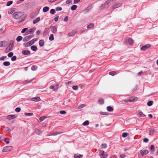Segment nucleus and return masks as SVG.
Masks as SVG:
<instances>
[{
  "label": "nucleus",
  "instance_id": "dca6fc26",
  "mask_svg": "<svg viewBox=\"0 0 158 158\" xmlns=\"http://www.w3.org/2000/svg\"><path fill=\"white\" fill-rule=\"evenodd\" d=\"M138 114L140 117H144L146 116V115L144 114L143 112L141 111H139L138 112Z\"/></svg>",
  "mask_w": 158,
  "mask_h": 158
},
{
  "label": "nucleus",
  "instance_id": "69168bd1",
  "mask_svg": "<svg viewBox=\"0 0 158 158\" xmlns=\"http://www.w3.org/2000/svg\"><path fill=\"white\" fill-rule=\"evenodd\" d=\"M41 32V31L40 30H38L37 31L36 33V35H39Z\"/></svg>",
  "mask_w": 158,
  "mask_h": 158
},
{
  "label": "nucleus",
  "instance_id": "f3484780",
  "mask_svg": "<svg viewBox=\"0 0 158 158\" xmlns=\"http://www.w3.org/2000/svg\"><path fill=\"white\" fill-rule=\"evenodd\" d=\"M40 20V18L38 17L36 18L35 20L33 21V23L34 24H35L39 22Z\"/></svg>",
  "mask_w": 158,
  "mask_h": 158
},
{
  "label": "nucleus",
  "instance_id": "680f3d73",
  "mask_svg": "<svg viewBox=\"0 0 158 158\" xmlns=\"http://www.w3.org/2000/svg\"><path fill=\"white\" fill-rule=\"evenodd\" d=\"M37 67L35 65H33L31 68V69H37Z\"/></svg>",
  "mask_w": 158,
  "mask_h": 158
},
{
  "label": "nucleus",
  "instance_id": "79ce46f5",
  "mask_svg": "<svg viewBox=\"0 0 158 158\" xmlns=\"http://www.w3.org/2000/svg\"><path fill=\"white\" fill-rule=\"evenodd\" d=\"M98 102L101 104H102L104 103V100L102 99H101L98 100Z\"/></svg>",
  "mask_w": 158,
  "mask_h": 158
},
{
  "label": "nucleus",
  "instance_id": "e2e57ef3",
  "mask_svg": "<svg viewBox=\"0 0 158 158\" xmlns=\"http://www.w3.org/2000/svg\"><path fill=\"white\" fill-rule=\"evenodd\" d=\"M62 10V8L60 7H57L56 8V10L57 11L61 10Z\"/></svg>",
  "mask_w": 158,
  "mask_h": 158
},
{
  "label": "nucleus",
  "instance_id": "a878e982",
  "mask_svg": "<svg viewBox=\"0 0 158 158\" xmlns=\"http://www.w3.org/2000/svg\"><path fill=\"white\" fill-rule=\"evenodd\" d=\"M155 130L153 129H151L149 131V134L150 135L152 134L155 131Z\"/></svg>",
  "mask_w": 158,
  "mask_h": 158
},
{
  "label": "nucleus",
  "instance_id": "2f4dec72",
  "mask_svg": "<svg viewBox=\"0 0 158 158\" xmlns=\"http://www.w3.org/2000/svg\"><path fill=\"white\" fill-rule=\"evenodd\" d=\"M74 157L75 158H82V155H74Z\"/></svg>",
  "mask_w": 158,
  "mask_h": 158
},
{
  "label": "nucleus",
  "instance_id": "7ed1b4c3",
  "mask_svg": "<svg viewBox=\"0 0 158 158\" xmlns=\"http://www.w3.org/2000/svg\"><path fill=\"white\" fill-rule=\"evenodd\" d=\"M151 45L149 44H148L146 45L143 46L141 48V50L142 51H146L147 49L151 47Z\"/></svg>",
  "mask_w": 158,
  "mask_h": 158
},
{
  "label": "nucleus",
  "instance_id": "c9c22d12",
  "mask_svg": "<svg viewBox=\"0 0 158 158\" xmlns=\"http://www.w3.org/2000/svg\"><path fill=\"white\" fill-rule=\"evenodd\" d=\"M153 103V102L152 101H150L148 102L147 105L148 106H151L152 105Z\"/></svg>",
  "mask_w": 158,
  "mask_h": 158
},
{
  "label": "nucleus",
  "instance_id": "393cba45",
  "mask_svg": "<svg viewBox=\"0 0 158 158\" xmlns=\"http://www.w3.org/2000/svg\"><path fill=\"white\" fill-rule=\"evenodd\" d=\"M32 45V44L31 43V42L30 41H29L25 45V47H28L30 46H31Z\"/></svg>",
  "mask_w": 158,
  "mask_h": 158
},
{
  "label": "nucleus",
  "instance_id": "39448f33",
  "mask_svg": "<svg viewBox=\"0 0 158 158\" xmlns=\"http://www.w3.org/2000/svg\"><path fill=\"white\" fill-rule=\"evenodd\" d=\"M34 35H31L27 36L23 39V41L24 42H26L30 40L31 38L34 37Z\"/></svg>",
  "mask_w": 158,
  "mask_h": 158
},
{
  "label": "nucleus",
  "instance_id": "f8f14e48",
  "mask_svg": "<svg viewBox=\"0 0 158 158\" xmlns=\"http://www.w3.org/2000/svg\"><path fill=\"white\" fill-rule=\"evenodd\" d=\"M148 152V151L147 150H143L140 151V153L142 156L147 155Z\"/></svg>",
  "mask_w": 158,
  "mask_h": 158
},
{
  "label": "nucleus",
  "instance_id": "37998d69",
  "mask_svg": "<svg viewBox=\"0 0 158 158\" xmlns=\"http://www.w3.org/2000/svg\"><path fill=\"white\" fill-rule=\"evenodd\" d=\"M25 114L27 116H32L33 115V114L32 113H25Z\"/></svg>",
  "mask_w": 158,
  "mask_h": 158
},
{
  "label": "nucleus",
  "instance_id": "ddd939ff",
  "mask_svg": "<svg viewBox=\"0 0 158 158\" xmlns=\"http://www.w3.org/2000/svg\"><path fill=\"white\" fill-rule=\"evenodd\" d=\"M30 52L28 50H23L22 51V53L24 55H29L30 54Z\"/></svg>",
  "mask_w": 158,
  "mask_h": 158
},
{
  "label": "nucleus",
  "instance_id": "a19ab883",
  "mask_svg": "<svg viewBox=\"0 0 158 158\" xmlns=\"http://www.w3.org/2000/svg\"><path fill=\"white\" fill-rule=\"evenodd\" d=\"M46 118V117L45 116H43L41 117H40L39 118V120L40 121L42 122L43 121L44 119H45Z\"/></svg>",
  "mask_w": 158,
  "mask_h": 158
},
{
  "label": "nucleus",
  "instance_id": "20e7f679",
  "mask_svg": "<svg viewBox=\"0 0 158 158\" xmlns=\"http://www.w3.org/2000/svg\"><path fill=\"white\" fill-rule=\"evenodd\" d=\"M99 155L102 158H106L107 156V154H105V152L103 151H100L99 152Z\"/></svg>",
  "mask_w": 158,
  "mask_h": 158
},
{
  "label": "nucleus",
  "instance_id": "c03bdc74",
  "mask_svg": "<svg viewBox=\"0 0 158 158\" xmlns=\"http://www.w3.org/2000/svg\"><path fill=\"white\" fill-rule=\"evenodd\" d=\"M13 3V1H9L7 2L6 6H10L11 4H12Z\"/></svg>",
  "mask_w": 158,
  "mask_h": 158
},
{
  "label": "nucleus",
  "instance_id": "6e6552de",
  "mask_svg": "<svg viewBox=\"0 0 158 158\" xmlns=\"http://www.w3.org/2000/svg\"><path fill=\"white\" fill-rule=\"evenodd\" d=\"M122 5V3H119L118 4H114L112 7L113 9H115L118 8L119 7H120Z\"/></svg>",
  "mask_w": 158,
  "mask_h": 158
},
{
  "label": "nucleus",
  "instance_id": "bb28decb",
  "mask_svg": "<svg viewBox=\"0 0 158 158\" xmlns=\"http://www.w3.org/2000/svg\"><path fill=\"white\" fill-rule=\"evenodd\" d=\"M150 150L152 153H153L155 151V148L153 145H152L150 147Z\"/></svg>",
  "mask_w": 158,
  "mask_h": 158
},
{
  "label": "nucleus",
  "instance_id": "09e8293b",
  "mask_svg": "<svg viewBox=\"0 0 158 158\" xmlns=\"http://www.w3.org/2000/svg\"><path fill=\"white\" fill-rule=\"evenodd\" d=\"M16 58L17 57L16 56H12V58H11V60L12 61H14L16 60Z\"/></svg>",
  "mask_w": 158,
  "mask_h": 158
},
{
  "label": "nucleus",
  "instance_id": "72a5a7b5",
  "mask_svg": "<svg viewBox=\"0 0 158 158\" xmlns=\"http://www.w3.org/2000/svg\"><path fill=\"white\" fill-rule=\"evenodd\" d=\"M76 32L75 31H73L70 32H69L68 35L69 36H73L76 33Z\"/></svg>",
  "mask_w": 158,
  "mask_h": 158
},
{
  "label": "nucleus",
  "instance_id": "2eb2a0df",
  "mask_svg": "<svg viewBox=\"0 0 158 158\" xmlns=\"http://www.w3.org/2000/svg\"><path fill=\"white\" fill-rule=\"evenodd\" d=\"M31 100L34 102H37L40 101V99L39 97H35L32 98Z\"/></svg>",
  "mask_w": 158,
  "mask_h": 158
},
{
  "label": "nucleus",
  "instance_id": "a211bd4d",
  "mask_svg": "<svg viewBox=\"0 0 158 158\" xmlns=\"http://www.w3.org/2000/svg\"><path fill=\"white\" fill-rule=\"evenodd\" d=\"M128 41L129 44L130 45H133V42L132 39L131 38H129L128 39Z\"/></svg>",
  "mask_w": 158,
  "mask_h": 158
},
{
  "label": "nucleus",
  "instance_id": "c756f323",
  "mask_svg": "<svg viewBox=\"0 0 158 158\" xmlns=\"http://www.w3.org/2000/svg\"><path fill=\"white\" fill-rule=\"evenodd\" d=\"M94 26V24L92 23H90L87 26V28H91L93 27Z\"/></svg>",
  "mask_w": 158,
  "mask_h": 158
},
{
  "label": "nucleus",
  "instance_id": "e433bc0d",
  "mask_svg": "<svg viewBox=\"0 0 158 158\" xmlns=\"http://www.w3.org/2000/svg\"><path fill=\"white\" fill-rule=\"evenodd\" d=\"M37 40V39L35 38L31 40L30 41L31 43L32 44H33Z\"/></svg>",
  "mask_w": 158,
  "mask_h": 158
},
{
  "label": "nucleus",
  "instance_id": "13d9d810",
  "mask_svg": "<svg viewBox=\"0 0 158 158\" xmlns=\"http://www.w3.org/2000/svg\"><path fill=\"white\" fill-rule=\"evenodd\" d=\"M27 28H25L22 29L21 31V32L22 33H24L25 32V31L27 29Z\"/></svg>",
  "mask_w": 158,
  "mask_h": 158
},
{
  "label": "nucleus",
  "instance_id": "0eeeda50",
  "mask_svg": "<svg viewBox=\"0 0 158 158\" xmlns=\"http://www.w3.org/2000/svg\"><path fill=\"white\" fill-rule=\"evenodd\" d=\"M136 100V99L135 98H134L132 99L131 98H127L123 100V101H124L126 102H135Z\"/></svg>",
  "mask_w": 158,
  "mask_h": 158
},
{
  "label": "nucleus",
  "instance_id": "8fccbe9b",
  "mask_svg": "<svg viewBox=\"0 0 158 158\" xmlns=\"http://www.w3.org/2000/svg\"><path fill=\"white\" fill-rule=\"evenodd\" d=\"M9 139H8L7 138H6L5 139V142L6 143V144H8L9 143H10V142L8 140Z\"/></svg>",
  "mask_w": 158,
  "mask_h": 158
},
{
  "label": "nucleus",
  "instance_id": "a18cd8bd",
  "mask_svg": "<svg viewBox=\"0 0 158 158\" xmlns=\"http://www.w3.org/2000/svg\"><path fill=\"white\" fill-rule=\"evenodd\" d=\"M55 86V89H54V90L55 91H57L59 85L58 84L56 85Z\"/></svg>",
  "mask_w": 158,
  "mask_h": 158
},
{
  "label": "nucleus",
  "instance_id": "c85d7f7f",
  "mask_svg": "<svg viewBox=\"0 0 158 158\" xmlns=\"http://www.w3.org/2000/svg\"><path fill=\"white\" fill-rule=\"evenodd\" d=\"M3 64L5 66H8L10 64V63L8 61H5L3 62Z\"/></svg>",
  "mask_w": 158,
  "mask_h": 158
},
{
  "label": "nucleus",
  "instance_id": "5fc2aeb1",
  "mask_svg": "<svg viewBox=\"0 0 158 158\" xmlns=\"http://www.w3.org/2000/svg\"><path fill=\"white\" fill-rule=\"evenodd\" d=\"M105 6H106L105 4H102L100 6V8L101 9H103L105 7Z\"/></svg>",
  "mask_w": 158,
  "mask_h": 158
},
{
  "label": "nucleus",
  "instance_id": "de8ad7c7",
  "mask_svg": "<svg viewBox=\"0 0 158 158\" xmlns=\"http://www.w3.org/2000/svg\"><path fill=\"white\" fill-rule=\"evenodd\" d=\"M13 53L12 52H10L8 54L7 56L8 57H11L13 56Z\"/></svg>",
  "mask_w": 158,
  "mask_h": 158
},
{
  "label": "nucleus",
  "instance_id": "aec40b11",
  "mask_svg": "<svg viewBox=\"0 0 158 158\" xmlns=\"http://www.w3.org/2000/svg\"><path fill=\"white\" fill-rule=\"evenodd\" d=\"M35 132L38 135H40L42 133V131L36 128L35 129Z\"/></svg>",
  "mask_w": 158,
  "mask_h": 158
},
{
  "label": "nucleus",
  "instance_id": "052dcab7",
  "mask_svg": "<svg viewBox=\"0 0 158 158\" xmlns=\"http://www.w3.org/2000/svg\"><path fill=\"white\" fill-rule=\"evenodd\" d=\"M66 112L64 110H61L60 112V113L61 114H66Z\"/></svg>",
  "mask_w": 158,
  "mask_h": 158
},
{
  "label": "nucleus",
  "instance_id": "9d476101",
  "mask_svg": "<svg viewBox=\"0 0 158 158\" xmlns=\"http://www.w3.org/2000/svg\"><path fill=\"white\" fill-rule=\"evenodd\" d=\"M17 117V116L16 115H9L7 116V118L8 120H10L15 118Z\"/></svg>",
  "mask_w": 158,
  "mask_h": 158
},
{
  "label": "nucleus",
  "instance_id": "473e14b6",
  "mask_svg": "<svg viewBox=\"0 0 158 158\" xmlns=\"http://www.w3.org/2000/svg\"><path fill=\"white\" fill-rule=\"evenodd\" d=\"M77 8V6L76 5H73L71 7V9L72 10H75Z\"/></svg>",
  "mask_w": 158,
  "mask_h": 158
},
{
  "label": "nucleus",
  "instance_id": "603ef678",
  "mask_svg": "<svg viewBox=\"0 0 158 158\" xmlns=\"http://www.w3.org/2000/svg\"><path fill=\"white\" fill-rule=\"evenodd\" d=\"M85 106V105L84 104H81L80 105L77 107L78 109L81 108Z\"/></svg>",
  "mask_w": 158,
  "mask_h": 158
},
{
  "label": "nucleus",
  "instance_id": "b1692460",
  "mask_svg": "<svg viewBox=\"0 0 158 158\" xmlns=\"http://www.w3.org/2000/svg\"><path fill=\"white\" fill-rule=\"evenodd\" d=\"M107 110L110 112L112 111L113 109L112 107L110 106H108L106 108Z\"/></svg>",
  "mask_w": 158,
  "mask_h": 158
},
{
  "label": "nucleus",
  "instance_id": "6ab92c4d",
  "mask_svg": "<svg viewBox=\"0 0 158 158\" xmlns=\"http://www.w3.org/2000/svg\"><path fill=\"white\" fill-rule=\"evenodd\" d=\"M39 44L40 47L43 46L44 44V42L43 40H40L39 42Z\"/></svg>",
  "mask_w": 158,
  "mask_h": 158
},
{
  "label": "nucleus",
  "instance_id": "338daca9",
  "mask_svg": "<svg viewBox=\"0 0 158 158\" xmlns=\"http://www.w3.org/2000/svg\"><path fill=\"white\" fill-rule=\"evenodd\" d=\"M103 148H106V147L107 145L106 143H103L102 145Z\"/></svg>",
  "mask_w": 158,
  "mask_h": 158
},
{
  "label": "nucleus",
  "instance_id": "9b49d317",
  "mask_svg": "<svg viewBox=\"0 0 158 158\" xmlns=\"http://www.w3.org/2000/svg\"><path fill=\"white\" fill-rule=\"evenodd\" d=\"M51 31L53 33H55L57 31V28L55 26H51L50 27Z\"/></svg>",
  "mask_w": 158,
  "mask_h": 158
},
{
  "label": "nucleus",
  "instance_id": "412c9836",
  "mask_svg": "<svg viewBox=\"0 0 158 158\" xmlns=\"http://www.w3.org/2000/svg\"><path fill=\"white\" fill-rule=\"evenodd\" d=\"M49 10V8L48 6H45L43 8V10L44 12L45 13L48 11Z\"/></svg>",
  "mask_w": 158,
  "mask_h": 158
},
{
  "label": "nucleus",
  "instance_id": "f03ea898",
  "mask_svg": "<svg viewBox=\"0 0 158 158\" xmlns=\"http://www.w3.org/2000/svg\"><path fill=\"white\" fill-rule=\"evenodd\" d=\"M14 45V42L13 40H11L10 41V44L6 48V50H8L9 51H11L13 49Z\"/></svg>",
  "mask_w": 158,
  "mask_h": 158
},
{
  "label": "nucleus",
  "instance_id": "4be33fe9",
  "mask_svg": "<svg viewBox=\"0 0 158 158\" xmlns=\"http://www.w3.org/2000/svg\"><path fill=\"white\" fill-rule=\"evenodd\" d=\"M31 49L33 51H35L37 50V47L35 45H33L31 46Z\"/></svg>",
  "mask_w": 158,
  "mask_h": 158
},
{
  "label": "nucleus",
  "instance_id": "0e129e2a",
  "mask_svg": "<svg viewBox=\"0 0 158 158\" xmlns=\"http://www.w3.org/2000/svg\"><path fill=\"white\" fill-rule=\"evenodd\" d=\"M148 140H149L148 139L146 138H144L143 140V141L144 142H146V143L148 142Z\"/></svg>",
  "mask_w": 158,
  "mask_h": 158
},
{
  "label": "nucleus",
  "instance_id": "49530a36",
  "mask_svg": "<svg viewBox=\"0 0 158 158\" xmlns=\"http://www.w3.org/2000/svg\"><path fill=\"white\" fill-rule=\"evenodd\" d=\"M50 13L52 14H54L55 13V10L54 9H52L50 10Z\"/></svg>",
  "mask_w": 158,
  "mask_h": 158
},
{
  "label": "nucleus",
  "instance_id": "1a4fd4ad",
  "mask_svg": "<svg viewBox=\"0 0 158 158\" xmlns=\"http://www.w3.org/2000/svg\"><path fill=\"white\" fill-rule=\"evenodd\" d=\"M35 30V28L33 27L28 30L26 32V35L31 33H33Z\"/></svg>",
  "mask_w": 158,
  "mask_h": 158
},
{
  "label": "nucleus",
  "instance_id": "864d4df0",
  "mask_svg": "<svg viewBox=\"0 0 158 158\" xmlns=\"http://www.w3.org/2000/svg\"><path fill=\"white\" fill-rule=\"evenodd\" d=\"M6 58V56H2L0 58V60H3Z\"/></svg>",
  "mask_w": 158,
  "mask_h": 158
},
{
  "label": "nucleus",
  "instance_id": "423d86ee",
  "mask_svg": "<svg viewBox=\"0 0 158 158\" xmlns=\"http://www.w3.org/2000/svg\"><path fill=\"white\" fill-rule=\"evenodd\" d=\"M12 147L11 146H7L4 147L2 150L3 152H7L11 150Z\"/></svg>",
  "mask_w": 158,
  "mask_h": 158
},
{
  "label": "nucleus",
  "instance_id": "4c0bfd02",
  "mask_svg": "<svg viewBox=\"0 0 158 158\" xmlns=\"http://www.w3.org/2000/svg\"><path fill=\"white\" fill-rule=\"evenodd\" d=\"M54 36L52 34L49 37V40L50 41H52L54 40Z\"/></svg>",
  "mask_w": 158,
  "mask_h": 158
},
{
  "label": "nucleus",
  "instance_id": "7c9ffc66",
  "mask_svg": "<svg viewBox=\"0 0 158 158\" xmlns=\"http://www.w3.org/2000/svg\"><path fill=\"white\" fill-rule=\"evenodd\" d=\"M89 124V121H88L86 120L83 123V126H87Z\"/></svg>",
  "mask_w": 158,
  "mask_h": 158
},
{
  "label": "nucleus",
  "instance_id": "f257e3e1",
  "mask_svg": "<svg viewBox=\"0 0 158 158\" xmlns=\"http://www.w3.org/2000/svg\"><path fill=\"white\" fill-rule=\"evenodd\" d=\"M24 13L22 12H17L14 13L13 15V18L15 19H18L19 18L21 17L22 19L19 21V22L21 23L24 19L27 17V15L23 16Z\"/></svg>",
  "mask_w": 158,
  "mask_h": 158
},
{
  "label": "nucleus",
  "instance_id": "58836bf2",
  "mask_svg": "<svg viewBox=\"0 0 158 158\" xmlns=\"http://www.w3.org/2000/svg\"><path fill=\"white\" fill-rule=\"evenodd\" d=\"M128 135V134L127 133H123L122 134V136L123 138L127 137Z\"/></svg>",
  "mask_w": 158,
  "mask_h": 158
},
{
  "label": "nucleus",
  "instance_id": "3c124183",
  "mask_svg": "<svg viewBox=\"0 0 158 158\" xmlns=\"http://www.w3.org/2000/svg\"><path fill=\"white\" fill-rule=\"evenodd\" d=\"M72 88L74 90H77L78 89V87L77 85H75Z\"/></svg>",
  "mask_w": 158,
  "mask_h": 158
},
{
  "label": "nucleus",
  "instance_id": "774afa93",
  "mask_svg": "<svg viewBox=\"0 0 158 158\" xmlns=\"http://www.w3.org/2000/svg\"><path fill=\"white\" fill-rule=\"evenodd\" d=\"M6 130L7 132H10L11 131L10 129L8 127L6 128Z\"/></svg>",
  "mask_w": 158,
  "mask_h": 158
},
{
  "label": "nucleus",
  "instance_id": "4468645a",
  "mask_svg": "<svg viewBox=\"0 0 158 158\" xmlns=\"http://www.w3.org/2000/svg\"><path fill=\"white\" fill-rule=\"evenodd\" d=\"M15 8H11L8 11V14H12L15 11Z\"/></svg>",
  "mask_w": 158,
  "mask_h": 158
},
{
  "label": "nucleus",
  "instance_id": "6e6d98bb",
  "mask_svg": "<svg viewBox=\"0 0 158 158\" xmlns=\"http://www.w3.org/2000/svg\"><path fill=\"white\" fill-rule=\"evenodd\" d=\"M15 110L17 112H19L21 110V109L19 107H17L15 109Z\"/></svg>",
  "mask_w": 158,
  "mask_h": 158
},
{
  "label": "nucleus",
  "instance_id": "bf43d9fd",
  "mask_svg": "<svg viewBox=\"0 0 158 158\" xmlns=\"http://www.w3.org/2000/svg\"><path fill=\"white\" fill-rule=\"evenodd\" d=\"M120 157L121 158H124L126 157V155L125 154H122L120 155Z\"/></svg>",
  "mask_w": 158,
  "mask_h": 158
},
{
  "label": "nucleus",
  "instance_id": "4d7b16f0",
  "mask_svg": "<svg viewBox=\"0 0 158 158\" xmlns=\"http://www.w3.org/2000/svg\"><path fill=\"white\" fill-rule=\"evenodd\" d=\"M66 3L67 4H72V1L71 0H67L66 1Z\"/></svg>",
  "mask_w": 158,
  "mask_h": 158
},
{
  "label": "nucleus",
  "instance_id": "cd10ccee",
  "mask_svg": "<svg viewBox=\"0 0 158 158\" xmlns=\"http://www.w3.org/2000/svg\"><path fill=\"white\" fill-rule=\"evenodd\" d=\"M23 39V37L21 36H19L16 38V40L18 42H19Z\"/></svg>",
  "mask_w": 158,
  "mask_h": 158
},
{
  "label": "nucleus",
  "instance_id": "5701e85b",
  "mask_svg": "<svg viewBox=\"0 0 158 158\" xmlns=\"http://www.w3.org/2000/svg\"><path fill=\"white\" fill-rule=\"evenodd\" d=\"M2 44V47H5L7 45V42L6 41H1Z\"/></svg>",
  "mask_w": 158,
  "mask_h": 158
},
{
  "label": "nucleus",
  "instance_id": "ea45409f",
  "mask_svg": "<svg viewBox=\"0 0 158 158\" xmlns=\"http://www.w3.org/2000/svg\"><path fill=\"white\" fill-rule=\"evenodd\" d=\"M109 74L111 75L112 76H114L116 74V73L115 71H112L109 73Z\"/></svg>",
  "mask_w": 158,
  "mask_h": 158
},
{
  "label": "nucleus",
  "instance_id": "f704fd0d",
  "mask_svg": "<svg viewBox=\"0 0 158 158\" xmlns=\"http://www.w3.org/2000/svg\"><path fill=\"white\" fill-rule=\"evenodd\" d=\"M115 1V0H108L105 2V5H107L110 3V2Z\"/></svg>",
  "mask_w": 158,
  "mask_h": 158
}]
</instances>
